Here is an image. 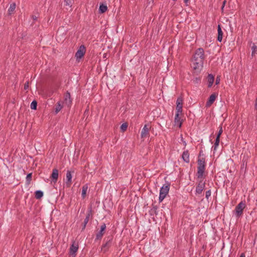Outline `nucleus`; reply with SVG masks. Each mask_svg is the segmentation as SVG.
I'll return each instance as SVG.
<instances>
[{
	"instance_id": "nucleus-1",
	"label": "nucleus",
	"mask_w": 257,
	"mask_h": 257,
	"mask_svg": "<svg viewBox=\"0 0 257 257\" xmlns=\"http://www.w3.org/2000/svg\"><path fill=\"white\" fill-rule=\"evenodd\" d=\"M204 58L203 49L202 48L198 49L196 51L192 60V67L196 72H199L202 70Z\"/></svg>"
},
{
	"instance_id": "nucleus-2",
	"label": "nucleus",
	"mask_w": 257,
	"mask_h": 257,
	"mask_svg": "<svg viewBox=\"0 0 257 257\" xmlns=\"http://www.w3.org/2000/svg\"><path fill=\"white\" fill-rule=\"evenodd\" d=\"M205 169V159L199 157L198 160L197 177L198 179H203V175Z\"/></svg>"
},
{
	"instance_id": "nucleus-3",
	"label": "nucleus",
	"mask_w": 257,
	"mask_h": 257,
	"mask_svg": "<svg viewBox=\"0 0 257 257\" xmlns=\"http://www.w3.org/2000/svg\"><path fill=\"white\" fill-rule=\"evenodd\" d=\"M170 189V184H165L161 187L160 190L159 202H161L166 197Z\"/></svg>"
},
{
	"instance_id": "nucleus-4",
	"label": "nucleus",
	"mask_w": 257,
	"mask_h": 257,
	"mask_svg": "<svg viewBox=\"0 0 257 257\" xmlns=\"http://www.w3.org/2000/svg\"><path fill=\"white\" fill-rule=\"evenodd\" d=\"M245 207V203L242 202H240L235 207V213L236 217H239L242 215L243 210Z\"/></svg>"
},
{
	"instance_id": "nucleus-5",
	"label": "nucleus",
	"mask_w": 257,
	"mask_h": 257,
	"mask_svg": "<svg viewBox=\"0 0 257 257\" xmlns=\"http://www.w3.org/2000/svg\"><path fill=\"white\" fill-rule=\"evenodd\" d=\"M86 52V48L84 45L80 46L75 54V57L77 60L82 58Z\"/></svg>"
},
{
	"instance_id": "nucleus-6",
	"label": "nucleus",
	"mask_w": 257,
	"mask_h": 257,
	"mask_svg": "<svg viewBox=\"0 0 257 257\" xmlns=\"http://www.w3.org/2000/svg\"><path fill=\"white\" fill-rule=\"evenodd\" d=\"M199 179V182H198V185L196 187V194H200L201 193H202L203 190H204V189L205 188V183L203 181V179Z\"/></svg>"
},
{
	"instance_id": "nucleus-7",
	"label": "nucleus",
	"mask_w": 257,
	"mask_h": 257,
	"mask_svg": "<svg viewBox=\"0 0 257 257\" xmlns=\"http://www.w3.org/2000/svg\"><path fill=\"white\" fill-rule=\"evenodd\" d=\"M72 172L70 171H67L66 175V179L64 180L65 184L66 187H70L72 184Z\"/></svg>"
},
{
	"instance_id": "nucleus-8",
	"label": "nucleus",
	"mask_w": 257,
	"mask_h": 257,
	"mask_svg": "<svg viewBox=\"0 0 257 257\" xmlns=\"http://www.w3.org/2000/svg\"><path fill=\"white\" fill-rule=\"evenodd\" d=\"M183 98L179 97L176 101V113L182 114Z\"/></svg>"
},
{
	"instance_id": "nucleus-9",
	"label": "nucleus",
	"mask_w": 257,
	"mask_h": 257,
	"mask_svg": "<svg viewBox=\"0 0 257 257\" xmlns=\"http://www.w3.org/2000/svg\"><path fill=\"white\" fill-rule=\"evenodd\" d=\"M151 128V126L149 124H146L143 128L141 132V138L143 139L146 138L149 136V130Z\"/></svg>"
},
{
	"instance_id": "nucleus-10",
	"label": "nucleus",
	"mask_w": 257,
	"mask_h": 257,
	"mask_svg": "<svg viewBox=\"0 0 257 257\" xmlns=\"http://www.w3.org/2000/svg\"><path fill=\"white\" fill-rule=\"evenodd\" d=\"M182 114L176 113L175 117V125L181 127L182 123V119L181 118Z\"/></svg>"
},
{
	"instance_id": "nucleus-11",
	"label": "nucleus",
	"mask_w": 257,
	"mask_h": 257,
	"mask_svg": "<svg viewBox=\"0 0 257 257\" xmlns=\"http://www.w3.org/2000/svg\"><path fill=\"white\" fill-rule=\"evenodd\" d=\"M217 97V94H216V93L212 94L210 96L208 101H207V102L206 103V106L207 107H209L215 101Z\"/></svg>"
},
{
	"instance_id": "nucleus-12",
	"label": "nucleus",
	"mask_w": 257,
	"mask_h": 257,
	"mask_svg": "<svg viewBox=\"0 0 257 257\" xmlns=\"http://www.w3.org/2000/svg\"><path fill=\"white\" fill-rule=\"evenodd\" d=\"M68 107H70L71 105V100L70 98V94L69 92H67L64 95V100L63 102Z\"/></svg>"
},
{
	"instance_id": "nucleus-13",
	"label": "nucleus",
	"mask_w": 257,
	"mask_h": 257,
	"mask_svg": "<svg viewBox=\"0 0 257 257\" xmlns=\"http://www.w3.org/2000/svg\"><path fill=\"white\" fill-rule=\"evenodd\" d=\"M58 170L56 169H53L51 176V178H52L51 182L55 183L57 182L58 178Z\"/></svg>"
},
{
	"instance_id": "nucleus-14",
	"label": "nucleus",
	"mask_w": 257,
	"mask_h": 257,
	"mask_svg": "<svg viewBox=\"0 0 257 257\" xmlns=\"http://www.w3.org/2000/svg\"><path fill=\"white\" fill-rule=\"evenodd\" d=\"M182 159L183 160L186 162L189 163L190 159H189V154L188 153V151H184L182 155Z\"/></svg>"
},
{
	"instance_id": "nucleus-15",
	"label": "nucleus",
	"mask_w": 257,
	"mask_h": 257,
	"mask_svg": "<svg viewBox=\"0 0 257 257\" xmlns=\"http://www.w3.org/2000/svg\"><path fill=\"white\" fill-rule=\"evenodd\" d=\"M217 31H218L217 40L218 41L221 42V41L222 40L223 32L221 30L220 26L219 25H218Z\"/></svg>"
},
{
	"instance_id": "nucleus-16",
	"label": "nucleus",
	"mask_w": 257,
	"mask_h": 257,
	"mask_svg": "<svg viewBox=\"0 0 257 257\" xmlns=\"http://www.w3.org/2000/svg\"><path fill=\"white\" fill-rule=\"evenodd\" d=\"M106 228V226L104 224H102L100 227V231L97 233L96 235V237L97 239L100 238L103 234V231L105 230Z\"/></svg>"
},
{
	"instance_id": "nucleus-17",
	"label": "nucleus",
	"mask_w": 257,
	"mask_h": 257,
	"mask_svg": "<svg viewBox=\"0 0 257 257\" xmlns=\"http://www.w3.org/2000/svg\"><path fill=\"white\" fill-rule=\"evenodd\" d=\"M214 80V76L211 74H209L207 77L208 86L209 87H211L212 85Z\"/></svg>"
},
{
	"instance_id": "nucleus-18",
	"label": "nucleus",
	"mask_w": 257,
	"mask_h": 257,
	"mask_svg": "<svg viewBox=\"0 0 257 257\" xmlns=\"http://www.w3.org/2000/svg\"><path fill=\"white\" fill-rule=\"evenodd\" d=\"M87 190H88V186L87 185H85L82 187L81 195H82V197L83 198H85L86 194V192L87 191Z\"/></svg>"
},
{
	"instance_id": "nucleus-19",
	"label": "nucleus",
	"mask_w": 257,
	"mask_h": 257,
	"mask_svg": "<svg viewBox=\"0 0 257 257\" xmlns=\"http://www.w3.org/2000/svg\"><path fill=\"white\" fill-rule=\"evenodd\" d=\"M63 105L61 104L60 101L58 102L56 106L55 112L56 113H58L62 108Z\"/></svg>"
},
{
	"instance_id": "nucleus-20",
	"label": "nucleus",
	"mask_w": 257,
	"mask_h": 257,
	"mask_svg": "<svg viewBox=\"0 0 257 257\" xmlns=\"http://www.w3.org/2000/svg\"><path fill=\"white\" fill-rule=\"evenodd\" d=\"M15 9H16L15 3H13V4H11L10 7L8 10L9 14H11L12 13H13L14 12Z\"/></svg>"
},
{
	"instance_id": "nucleus-21",
	"label": "nucleus",
	"mask_w": 257,
	"mask_h": 257,
	"mask_svg": "<svg viewBox=\"0 0 257 257\" xmlns=\"http://www.w3.org/2000/svg\"><path fill=\"white\" fill-rule=\"evenodd\" d=\"M107 9V7L106 6L104 5H101L99 7V11L101 13H105Z\"/></svg>"
},
{
	"instance_id": "nucleus-22",
	"label": "nucleus",
	"mask_w": 257,
	"mask_h": 257,
	"mask_svg": "<svg viewBox=\"0 0 257 257\" xmlns=\"http://www.w3.org/2000/svg\"><path fill=\"white\" fill-rule=\"evenodd\" d=\"M78 249V247L76 245L73 244L70 247V251L71 253H75Z\"/></svg>"
},
{
	"instance_id": "nucleus-23",
	"label": "nucleus",
	"mask_w": 257,
	"mask_h": 257,
	"mask_svg": "<svg viewBox=\"0 0 257 257\" xmlns=\"http://www.w3.org/2000/svg\"><path fill=\"white\" fill-rule=\"evenodd\" d=\"M43 196V193L41 191H37L35 192V197L40 199Z\"/></svg>"
},
{
	"instance_id": "nucleus-24",
	"label": "nucleus",
	"mask_w": 257,
	"mask_h": 257,
	"mask_svg": "<svg viewBox=\"0 0 257 257\" xmlns=\"http://www.w3.org/2000/svg\"><path fill=\"white\" fill-rule=\"evenodd\" d=\"M251 49L252 50L251 55H252V56H253L256 53V51L257 50V47L254 44H253L252 46H251Z\"/></svg>"
},
{
	"instance_id": "nucleus-25",
	"label": "nucleus",
	"mask_w": 257,
	"mask_h": 257,
	"mask_svg": "<svg viewBox=\"0 0 257 257\" xmlns=\"http://www.w3.org/2000/svg\"><path fill=\"white\" fill-rule=\"evenodd\" d=\"M127 123H123V124H121V125L120 126V130L122 132H124L126 130L127 128Z\"/></svg>"
},
{
	"instance_id": "nucleus-26",
	"label": "nucleus",
	"mask_w": 257,
	"mask_h": 257,
	"mask_svg": "<svg viewBox=\"0 0 257 257\" xmlns=\"http://www.w3.org/2000/svg\"><path fill=\"white\" fill-rule=\"evenodd\" d=\"M219 141H220V138H219V137H217L216 139L215 143V144L214 146V150H215L216 149L217 147L218 146Z\"/></svg>"
},
{
	"instance_id": "nucleus-27",
	"label": "nucleus",
	"mask_w": 257,
	"mask_h": 257,
	"mask_svg": "<svg viewBox=\"0 0 257 257\" xmlns=\"http://www.w3.org/2000/svg\"><path fill=\"white\" fill-rule=\"evenodd\" d=\"M37 106V103L36 101H33L31 104V108L32 109H36Z\"/></svg>"
},
{
	"instance_id": "nucleus-28",
	"label": "nucleus",
	"mask_w": 257,
	"mask_h": 257,
	"mask_svg": "<svg viewBox=\"0 0 257 257\" xmlns=\"http://www.w3.org/2000/svg\"><path fill=\"white\" fill-rule=\"evenodd\" d=\"M32 173H29L27 176L26 179H27V181L28 182V183H30V182L31 181V180L32 179Z\"/></svg>"
},
{
	"instance_id": "nucleus-29",
	"label": "nucleus",
	"mask_w": 257,
	"mask_h": 257,
	"mask_svg": "<svg viewBox=\"0 0 257 257\" xmlns=\"http://www.w3.org/2000/svg\"><path fill=\"white\" fill-rule=\"evenodd\" d=\"M65 5L66 6H70L72 5V1L71 0H65Z\"/></svg>"
},
{
	"instance_id": "nucleus-30",
	"label": "nucleus",
	"mask_w": 257,
	"mask_h": 257,
	"mask_svg": "<svg viewBox=\"0 0 257 257\" xmlns=\"http://www.w3.org/2000/svg\"><path fill=\"white\" fill-rule=\"evenodd\" d=\"M211 196V191L208 190L206 192L205 197L207 199H208L209 197Z\"/></svg>"
},
{
	"instance_id": "nucleus-31",
	"label": "nucleus",
	"mask_w": 257,
	"mask_h": 257,
	"mask_svg": "<svg viewBox=\"0 0 257 257\" xmlns=\"http://www.w3.org/2000/svg\"><path fill=\"white\" fill-rule=\"evenodd\" d=\"M223 132V130H222V128L221 126H220L219 127V132H218V135H217V137H219V138H220L221 135L222 134Z\"/></svg>"
},
{
	"instance_id": "nucleus-32",
	"label": "nucleus",
	"mask_w": 257,
	"mask_h": 257,
	"mask_svg": "<svg viewBox=\"0 0 257 257\" xmlns=\"http://www.w3.org/2000/svg\"><path fill=\"white\" fill-rule=\"evenodd\" d=\"M220 79L219 76H217L216 79V81H215L216 84H218L220 82Z\"/></svg>"
},
{
	"instance_id": "nucleus-33",
	"label": "nucleus",
	"mask_w": 257,
	"mask_h": 257,
	"mask_svg": "<svg viewBox=\"0 0 257 257\" xmlns=\"http://www.w3.org/2000/svg\"><path fill=\"white\" fill-rule=\"evenodd\" d=\"M29 87V83L28 82L27 83H26L24 86V89L25 90L27 89Z\"/></svg>"
},
{
	"instance_id": "nucleus-34",
	"label": "nucleus",
	"mask_w": 257,
	"mask_h": 257,
	"mask_svg": "<svg viewBox=\"0 0 257 257\" xmlns=\"http://www.w3.org/2000/svg\"><path fill=\"white\" fill-rule=\"evenodd\" d=\"M32 18L34 20H36L37 19V17L36 16H33Z\"/></svg>"
},
{
	"instance_id": "nucleus-35",
	"label": "nucleus",
	"mask_w": 257,
	"mask_h": 257,
	"mask_svg": "<svg viewBox=\"0 0 257 257\" xmlns=\"http://www.w3.org/2000/svg\"><path fill=\"white\" fill-rule=\"evenodd\" d=\"M254 107H255V109H257V98H256V100H255Z\"/></svg>"
},
{
	"instance_id": "nucleus-36",
	"label": "nucleus",
	"mask_w": 257,
	"mask_h": 257,
	"mask_svg": "<svg viewBox=\"0 0 257 257\" xmlns=\"http://www.w3.org/2000/svg\"><path fill=\"white\" fill-rule=\"evenodd\" d=\"M240 257H245L244 253H241Z\"/></svg>"
},
{
	"instance_id": "nucleus-37",
	"label": "nucleus",
	"mask_w": 257,
	"mask_h": 257,
	"mask_svg": "<svg viewBox=\"0 0 257 257\" xmlns=\"http://www.w3.org/2000/svg\"><path fill=\"white\" fill-rule=\"evenodd\" d=\"M189 0H184V2L186 3V4H187Z\"/></svg>"
},
{
	"instance_id": "nucleus-38",
	"label": "nucleus",
	"mask_w": 257,
	"mask_h": 257,
	"mask_svg": "<svg viewBox=\"0 0 257 257\" xmlns=\"http://www.w3.org/2000/svg\"><path fill=\"white\" fill-rule=\"evenodd\" d=\"M85 223H87V220H86V219L85 220Z\"/></svg>"
}]
</instances>
